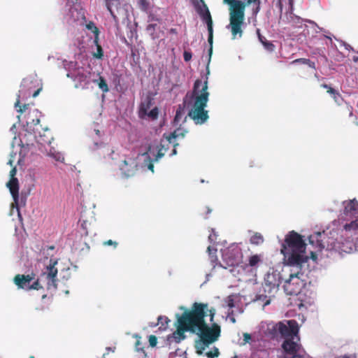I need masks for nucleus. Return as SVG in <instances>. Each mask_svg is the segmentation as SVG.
<instances>
[{
    "mask_svg": "<svg viewBox=\"0 0 358 358\" xmlns=\"http://www.w3.org/2000/svg\"><path fill=\"white\" fill-rule=\"evenodd\" d=\"M216 314L214 308L208 309V303L195 302L190 310L183 313L180 320L179 331L196 334L199 340L194 344L196 352L202 355L210 344L215 342L220 336V327L213 322Z\"/></svg>",
    "mask_w": 358,
    "mask_h": 358,
    "instance_id": "nucleus-1",
    "label": "nucleus"
},
{
    "mask_svg": "<svg viewBox=\"0 0 358 358\" xmlns=\"http://www.w3.org/2000/svg\"><path fill=\"white\" fill-rule=\"evenodd\" d=\"M306 247L302 236L294 231H289L285 236L281 249L287 264L301 269L302 265L308 260Z\"/></svg>",
    "mask_w": 358,
    "mask_h": 358,
    "instance_id": "nucleus-2",
    "label": "nucleus"
},
{
    "mask_svg": "<svg viewBox=\"0 0 358 358\" xmlns=\"http://www.w3.org/2000/svg\"><path fill=\"white\" fill-rule=\"evenodd\" d=\"M246 6L252 7V15L256 17L261 10V0H232L229 4V27L233 39L243 36Z\"/></svg>",
    "mask_w": 358,
    "mask_h": 358,
    "instance_id": "nucleus-3",
    "label": "nucleus"
},
{
    "mask_svg": "<svg viewBox=\"0 0 358 358\" xmlns=\"http://www.w3.org/2000/svg\"><path fill=\"white\" fill-rule=\"evenodd\" d=\"M194 101L188 116L196 124H204L209 118L208 111L205 109L208 101V81L203 84L200 80H196L193 89Z\"/></svg>",
    "mask_w": 358,
    "mask_h": 358,
    "instance_id": "nucleus-4",
    "label": "nucleus"
},
{
    "mask_svg": "<svg viewBox=\"0 0 358 358\" xmlns=\"http://www.w3.org/2000/svg\"><path fill=\"white\" fill-rule=\"evenodd\" d=\"M57 264V259H50L49 264L47 265L45 269L42 271L39 278L35 280L31 285H29L28 290H39L43 289V286L41 285L40 281L45 282L48 289H57V268L56 265Z\"/></svg>",
    "mask_w": 358,
    "mask_h": 358,
    "instance_id": "nucleus-5",
    "label": "nucleus"
},
{
    "mask_svg": "<svg viewBox=\"0 0 358 358\" xmlns=\"http://www.w3.org/2000/svg\"><path fill=\"white\" fill-rule=\"evenodd\" d=\"M281 283V276L279 272L272 269L269 270L265 275L262 288L266 297H272L279 289Z\"/></svg>",
    "mask_w": 358,
    "mask_h": 358,
    "instance_id": "nucleus-6",
    "label": "nucleus"
},
{
    "mask_svg": "<svg viewBox=\"0 0 358 358\" xmlns=\"http://www.w3.org/2000/svg\"><path fill=\"white\" fill-rule=\"evenodd\" d=\"M275 334L280 335L285 340L287 338L299 336V327L298 322L294 320L279 322L273 327Z\"/></svg>",
    "mask_w": 358,
    "mask_h": 358,
    "instance_id": "nucleus-7",
    "label": "nucleus"
},
{
    "mask_svg": "<svg viewBox=\"0 0 358 358\" xmlns=\"http://www.w3.org/2000/svg\"><path fill=\"white\" fill-rule=\"evenodd\" d=\"M241 259V250L236 245H231L222 251L223 264L221 266L225 269L238 266Z\"/></svg>",
    "mask_w": 358,
    "mask_h": 358,
    "instance_id": "nucleus-8",
    "label": "nucleus"
},
{
    "mask_svg": "<svg viewBox=\"0 0 358 358\" xmlns=\"http://www.w3.org/2000/svg\"><path fill=\"white\" fill-rule=\"evenodd\" d=\"M197 13H199L200 17L202 18V20L206 22V23L207 24V28H208V42L210 45V48L208 50V55H209V57H210L212 52H213V20L211 17V15L208 10V6L204 3H203V8L199 7L197 8Z\"/></svg>",
    "mask_w": 358,
    "mask_h": 358,
    "instance_id": "nucleus-9",
    "label": "nucleus"
},
{
    "mask_svg": "<svg viewBox=\"0 0 358 358\" xmlns=\"http://www.w3.org/2000/svg\"><path fill=\"white\" fill-rule=\"evenodd\" d=\"M282 348L285 352V355L292 356L293 355H303L304 350L300 343L299 336L287 338L282 343Z\"/></svg>",
    "mask_w": 358,
    "mask_h": 358,
    "instance_id": "nucleus-10",
    "label": "nucleus"
},
{
    "mask_svg": "<svg viewBox=\"0 0 358 358\" xmlns=\"http://www.w3.org/2000/svg\"><path fill=\"white\" fill-rule=\"evenodd\" d=\"M120 170L127 178L135 176L138 171V164L136 160L132 158H129L122 161L120 165Z\"/></svg>",
    "mask_w": 358,
    "mask_h": 358,
    "instance_id": "nucleus-11",
    "label": "nucleus"
},
{
    "mask_svg": "<svg viewBox=\"0 0 358 358\" xmlns=\"http://www.w3.org/2000/svg\"><path fill=\"white\" fill-rule=\"evenodd\" d=\"M6 186L8 187L13 199V206H15L17 210L19 211V183L17 178H10L7 182Z\"/></svg>",
    "mask_w": 358,
    "mask_h": 358,
    "instance_id": "nucleus-12",
    "label": "nucleus"
},
{
    "mask_svg": "<svg viewBox=\"0 0 358 358\" xmlns=\"http://www.w3.org/2000/svg\"><path fill=\"white\" fill-rule=\"evenodd\" d=\"M34 277L35 274L33 273L28 275L17 274L14 277L13 281L19 288L28 290L30 282Z\"/></svg>",
    "mask_w": 358,
    "mask_h": 358,
    "instance_id": "nucleus-13",
    "label": "nucleus"
},
{
    "mask_svg": "<svg viewBox=\"0 0 358 358\" xmlns=\"http://www.w3.org/2000/svg\"><path fill=\"white\" fill-rule=\"evenodd\" d=\"M41 116V113L38 109L36 108L32 110H29L26 115L27 124H31L36 127L38 126L40 123Z\"/></svg>",
    "mask_w": 358,
    "mask_h": 358,
    "instance_id": "nucleus-14",
    "label": "nucleus"
},
{
    "mask_svg": "<svg viewBox=\"0 0 358 358\" xmlns=\"http://www.w3.org/2000/svg\"><path fill=\"white\" fill-rule=\"evenodd\" d=\"M185 131H181V129H178L175 130L173 132L171 133L170 134H164L163 135V138H165L166 145H169L173 143V140L178 138V137H182L183 138L185 136Z\"/></svg>",
    "mask_w": 358,
    "mask_h": 358,
    "instance_id": "nucleus-15",
    "label": "nucleus"
},
{
    "mask_svg": "<svg viewBox=\"0 0 358 358\" xmlns=\"http://www.w3.org/2000/svg\"><path fill=\"white\" fill-rule=\"evenodd\" d=\"M25 87H26V85H25L24 83L21 85L22 89L19 91V94L17 95V101L15 103V108L19 107V109H17V112H19L20 113H22L25 112L27 110L28 107H29V104H24L22 106L20 105V97H21V96H24V88Z\"/></svg>",
    "mask_w": 358,
    "mask_h": 358,
    "instance_id": "nucleus-16",
    "label": "nucleus"
},
{
    "mask_svg": "<svg viewBox=\"0 0 358 358\" xmlns=\"http://www.w3.org/2000/svg\"><path fill=\"white\" fill-rule=\"evenodd\" d=\"M107 9L115 20H117V16L115 14V8L117 10L120 3L118 0H105Z\"/></svg>",
    "mask_w": 358,
    "mask_h": 358,
    "instance_id": "nucleus-17",
    "label": "nucleus"
},
{
    "mask_svg": "<svg viewBox=\"0 0 358 358\" xmlns=\"http://www.w3.org/2000/svg\"><path fill=\"white\" fill-rule=\"evenodd\" d=\"M152 105V99L148 96L143 101L141 102L140 106V113L143 115L147 113Z\"/></svg>",
    "mask_w": 358,
    "mask_h": 358,
    "instance_id": "nucleus-18",
    "label": "nucleus"
},
{
    "mask_svg": "<svg viewBox=\"0 0 358 358\" xmlns=\"http://www.w3.org/2000/svg\"><path fill=\"white\" fill-rule=\"evenodd\" d=\"M358 210V201L354 199L352 200H350L347 204L345 206V213L348 214V213L357 212Z\"/></svg>",
    "mask_w": 358,
    "mask_h": 358,
    "instance_id": "nucleus-19",
    "label": "nucleus"
},
{
    "mask_svg": "<svg viewBox=\"0 0 358 358\" xmlns=\"http://www.w3.org/2000/svg\"><path fill=\"white\" fill-rule=\"evenodd\" d=\"M94 43L96 45V51L92 53L93 57L94 58L99 59H102V57L103 56V51L101 45L99 43V36L97 37V36H95L94 39Z\"/></svg>",
    "mask_w": 358,
    "mask_h": 358,
    "instance_id": "nucleus-20",
    "label": "nucleus"
},
{
    "mask_svg": "<svg viewBox=\"0 0 358 358\" xmlns=\"http://www.w3.org/2000/svg\"><path fill=\"white\" fill-rule=\"evenodd\" d=\"M303 275V273L301 271H297L294 273H291L289 275V278L285 281V289L286 291H289V287L292 285V282L296 278L297 280H300L301 276Z\"/></svg>",
    "mask_w": 358,
    "mask_h": 358,
    "instance_id": "nucleus-21",
    "label": "nucleus"
},
{
    "mask_svg": "<svg viewBox=\"0 0 358 358\" xmlns=\"http://www.w3.org/2000/svg\"><path fill=\"white\" fill-rule=\"evenodd\" d=\"M134 337L136 338V343H135L136 350L143 353V357L142 358H146L147 357V354L145 352L143 344V343L141 341V336H140L138 334H134Z\"/></svg>",
    "mask_w": 358,
    "mask_h": 358,
    "instance_id": "nucleus-22",
    "label": "nucleus"
},
{
    "mask_svg": "<svg viewBox=\"0 0 358 358\" xmlns=\"http://www.w3.org/2000/svg\"><path fill=\"white\" fill-rule=\"evenodd\" d=\"M291 64H306V65H308L311 69H316L315 62H313L311 60H310L309 59H306V58H299V59H294L291 62Z\"/></svg>",
    "mask_w": 358,
    "mask_h": 358,
    "instance_id": "nucleus-23",
    "label": "nucleus"
},
{
    "mask_svg": "<svg viewBox=\"0 0 358 358\" xmlns=\"http://www.w3.org/2000/svg\"><path fill=\"white\" fill-rule=\"evenodd\" d=\"M264 239L263 236L258 232L255 233L250 238V242L253 245H260L264 242Z\"/></svg>",
    "mask_w": 358,
    "mask_h": 358,
    "instance_id": "nucleus-24",
    "label": "nucleus"
},
{
    "mask_svg": "<svg viewBox=\"0 0 358 358\" xmlns=\"http://www.w3.org/2000/svg\"><path fill=\"white\" fill-rule=\"evenodd\" d=\"M158 322L157 324H161L159 329L161 330H166L168 327L169 323L170 322L169 319L167 317L165 316H159L157 318ZM156 326V324H155Z\"/></svg>",
    "mask_w": 358,
    "mask_h": 358,
    "instance_id": "nucleus-25",
    "label": "nucleus"
},
{
    "mask_svg": "<svg viewBox=\"0 0 358 358\" xmlns=\"http://www.w3.org/2000/svg\"><path fill=\"white\" fill-rule=\"evenodd\" d=\"M259 41L266 50L269 52H273L275 50V45L272 42L267 41L264 36L263 38H260Z\"/></svg>",
    "mask_w": 358,
    "mask_h": 358,
    "instance_id": "nucleus-26",
    "label": "nucleus"
},
{
    "mask_svg": "<svg viewBox=\"0 0 358 358\" xmlns=\"http://www.w3.org/2000/svg\"><path fill=\"white\" fill-rule=\"evenodd\" d=\"M261 261L262 259L260 255H254L249 257L248 264L250 266L254 267L256 266Z\"/></svg>",
    "mask_w": 358,
    "mask_h": 358,
    "instance_id": "nucleus-27",
    "label": "nucleus"
},
{
    "mask_svg": "<svg viewBox=\"0 0 358 358\" xmlns=\"http://www.w3.org/2000/svg\"><path fill=\"white\" fill-rule=\"evenodd\" d=\"M344 229L346 231H356L358 230V219L347 223L344 225Z\"/></svg>",
    "mask_w": 358,
    "mask_h": 358,
    "instance_id": "nucleus-28",
    "label": "nucleus"
},
{
    "mask_svg": "<svg viewBox=\"0 0 358 358\" xmlns=\"http://www.w3.org/2000/svg\"><path fill=\"white\" fill-rule=\"evenodd\" d=\"M182 317H183V313H182V315H180V316H179V315H178V320H177V324H178V325H177V330L173 333V336H174V337H175V338H176V336H178V338H179V341L180 340V338H182V339H183V338H185L184 333H185V331H182H182H179V328H180V320Z\"/></svg>",
    "mask_w": 358,
    "mask_h": 358,
    "instance_id": "nucleus-29",
    "label": "nucleus"
},
{
    "mask_svg": "<svg viewBox=\"0 0 358 358\" xmlns=\"http://www.w3.org/2000/svg\"><path fill=\"white\" fill-rule=\"evenodd\" d=\"M137 4L138 8L143 12H148L150 8V2L148 0H138Z\"/></svg>",
    "mask_w": 358,
    "mask_h": 358,
    "instance_id": "nucleus-30",
    "label": "nucleus"
},
{
    "mask_svg": "<svg viewBox=\"0 0 358 358\" xmlns=\"http://www.w3.org/2000/svg\"><path fill=\"white\" fill-rule=\"evenodd\" d=\"M48 156L51 157L57 162H63L64 159L62 154L59 152H56L55 150H50L48 152Z\"/></svg>",
    "mask_w": 358,
    "mask_h": 358,
    "instance_id": "nucleus-31",
    "label": "nucleus"
},
{
    "mask_svg": "<svg viewBox=\"0 0 358 358\" xmlns=\"http://www.w3.org/2000/svg\"><path fill=\"white\" fill-rule=\"evenodd\" d=\"M166 145V140H162L160 143V148L157 152L156 155L155 161H157L159 158L162 157L165 155V152H164V148Z\"/></svg>",
    "mask_w": 358,
    "mask_h": 358,
    "instance_id": "nucleus-32",
    "label": "nucleus"
},
{
    "mask_svg": "<svg viewBox=\"0 0 358 358\" xmlns=\"http://www.w3.org/2000/svg\"><path fill=\"white\" fill-rule=\"evenodd\" d=\"M98 85H99V87L103 92H108L109 90V88H108V86L106 83V80L104 79V78L103 77H99V83H98Z\"/></svg>",
    "mask_w": 358,
    "mask_h": 358,
    "instance_id": "nucleus-33",
    "label": "nucleus"
},
{
    "mask_svg": "<svg viewBox=\"0 0 358 358\" xmlns=\"http://www.w3.org/2000/svg\"><path fill=\"white\" fill-rule=\"evenodd\" d=\"M205 355L208 358H216L219 357L220 351L217 347H213L210 351L206 352Z\"/></svg>",
    "mask_w": 358,
    "mask_h": 358,
    "instance_id": "nucleus-34",
    "label": "nucleus"
},
{
    "mask_svg": "<svg viewBox=\"0 0 358 358\" xmlns=\"http://www.w3.org/2000/svg\"><path fill=\"white\" fill-rule=\"evenodd\" d=\"M143 115H148L152 120H156L158 117L159 109L157 107H155L150 111H148L147 113H144Z\"/></svg>",
    "mask_w": 358,
    "mask_h": 358,
    "instance_id": "nucleus-35",
    "label": "nucleus"
},
{
    "mask_svg": "<svg viewBox=\"0 0 358 358\" xmlns=\"http://www.w3.org/2000/svg\"><path fill=\"white\" fill-rule=\"evenodd\" d=\"M183 117V110L179 108L177 110H176V115H175V117H174V122L176 124H178L180 120Z\"/></svg>",
    "mask_w": 358,
    "mask_h": 358,
    "instance_id": "nucleus-36",
    "label": "nucleus"
},
{
    "mask_svg": "<svg viewBox=\"0 0 358 358\" xmlns=\"http://www.w3.org/2000/svg\"><path fill=\"white\" fill-rule=\"evenodd\" d=\"M87 28L88 29L92 30V31L94 34V36H99V29L94 25L93 22H90L87 24Z\"/></svg>",
    "mask_w": 358,
    "mask_h": 358,
    "instance_id": "nucleus-37",
    "label": "nucleus"
},
{
    "mask_svg": "<svg viewBox=\"0 0 358 358\" xmlns=\"http://www.w3.org/2000/svg\"><path fill=\"white\" fill-rule=\"evenodd\" d=\"M327 92L333 96V98L336 101H337V99L338 97H341L340 93L331 87H329Z\"/></svg>",
    "mask_w": 358,
    "mask_h": 358,
    "instance_id": "nucleus-38",
    "label": "nucleus"
},
{
    "mask_svg": "<svg viewBox=\"0 0 358 358\" xmlns=\"http://www.w3.org/2000/svg\"><path fill=\"white\" fill-rule=\"evenodd\" d=\"M150 346L154 348L157 345V338L155 335H150L148 338Z\"/></svg>",
    "mask_w": 358,
    "mask_h": 358,
    "instance_id": "nucleus-39",
    "label": "nucleus"
},
{
    "mask_svg": "<svg viewBox=\"0 0 358 358\" xmlns=\"http://www.w3.org/2000/svg\"><path fill=\"white\" fill-rule=\"evenodd\" d=\"M227 306L230 308H232L235 306V302L232 295L229 296L227 298Z\"/></svg>",
    "mask_w": 358,
    "mask_h": 358,
    "instance_id": "nucleus-40",
    "label": "nucleus"
},
{
    "mask_svg": "<svg viewBox=\"0 0 358 358\" xmlns=\"http://www.w3.org/2000/svg\"><path fill=\"white\" fill-rule=\"evenodd\" d=\"M40 138H41V143H50V140L52 139V137L48 136H46L45 135H41L40 134Z\"/></svg>",
    "mask_w": 358,
    "mask_h": 358,
    "instance_id": "nucleus-41",
    "label": "nucleus"
},
{
    "mask_svg": "<svg viewBox=\"0 0 358 358\" xmlns=\"http://www.w3.org/2000/svg\"><path fill=\"white\" fill-rule=\"evenodd\" d=\"M41 90H42V87H38L36 90L34 91L33 92H31V89L29 88V94L32 93V96L34 98H35V97H36L38 95V94L40 93V92Z\"/></svg>",
    "mask_w": 358,
    "mask_h": 358,
    "instance_id": "nucleus-42",
    "label": "nucleus"
},
{
    "mask_svg": "<svg viewBox=\"0 0 358 358\" xmlns=\"http://www.w3.org/2000/svg\"><path fill=\"white\" fill-rule=\"evenodd\" d=\"M118 243L115 241H113L112 240H108L105 242H103V245H113L114 248H116L117 246Z\"/></svg>",
    "mask_w": 358,
    "mask_h": 358,
    "instance_id": "nucleus-43",
    "label": "nucleus"
},
{
    "mask_svg": "<svg viewBox=\"0 0 358 358\" xmlns=\"http://www.w3.org/2000/svg\"><path fill=\"white\" fill-rule=\"evenodd\" d=\"M192 53L190 52L185 51L183 54L184 60L189 62L192 59Z\"/></svg>",
    "mask_w": 358,
    "mask_h": 358,
    "instance_id": "nucleus-44",
    "label": "nucleus"
},
{
    "mask_svg": "<svg viewBox=\"0 0 358 358\" xmlns=\"http://www.w3.org/2000/svg\"><path fill=\"white\" fill-rule=\"evenodd\" d=\"M87 76L83 73H78V80L80 81H85L87 79Z\"/></svg>",
    "mask_w": 358,
    "mask_h": 358,
    "instance_id": "nucleus-45",
    "label": "nucleus"
},
{
    "mask_svg": "<svg viewBox=\"0 0 358 358\" xmlns=\"http://www.w3.org/2000/svg\"><path fill=\"white\" fill-rule=\"evenodd\" d=\"M250 340H251L250 334H248V333H244L243 334V341H244V343H249Z\"/></svg>",
    "mask_w": 358,
    "mask_h": 358,
    "instance_id": "nucleus-46",
    "label": "nucleus"
},
{
    "mask_svg": "<svg viewBox=\"0 0 358 358\" xmlns=\"http://www.w3.org/2000/svg\"><path fill=\"white\" fill-rule=\"evenodd\" d=\"M282 358H305L304 355H293L292 356L285 355Z\"/></svg>",
    "mask_w": 358,
    "mask_h": 358,
    "instance_id": "nucleus-47",
    "label": "nucleus"
},
{
    "mask_svg": "<svg viewBox=\"0 0 358 358\" xmlns=\"http://www.w3.org/2000/svg\"><path fill=\"white\" fill-rule=\"evenodd\" d=\"M87 221H83L82 223H81V227L85 231V236H87L88 235V231L87 230Z\"/></svg>",
    "mask_w": 358,
    "mask_h": 358,
    "instance_id": "nucleus-48",
    "label": "nucleus"
},
{
    "mask_svg": "<svg viewBox=\"0 0 358 358\" xmlns=\"http://www.w3.org/2000/svg\"><path fill=\"white\" fill-rule=\"evenodd\" d=\"M320 234H318L315 238H317V236H319ZM317 241V247L318 248L319 250H322L324 248V244L320 241L318 239L316 240Z\"/></svg>",
    "mask_w": 358,
    "mask_h": 358,
    "instance_id": "nucleus-49",
    "label": "nucleus"
},
{
    "mask_svg": "<svg viewBox=\"0 0 358 358\" xmlns=\"http://www.w3.org/2000/svg\"><path fill=\"white\" fill-rule=\"evenodd\" d=\"M17 173V169L15 167H13L10 171V178H15V176Z\"/></svg>",
    "mask_w": 358,
    "mask_h": 358,
    "instance_id": "nucleus-50",
    "label": "nucleus"
},
{
    "mask_svg": "<svg viewBox=\"0 0 358 358\" xmlns=\"http://www.w3.org/2000/svg\"><path fill=\"white\" fill-rule=\"evenodd\" d=\"M172 143L173 144V149L171 153L170 154V156H173V155H176V153H177L176 146L178 145V143H175L174 142Z\"/></svg>",
    "mask_w": 358,
    "mask_h": 358,
    "instance_id": "nucleus-51",
    "label": "nucleus"
},
{
    "mask_svg": "<svg viewBox=\"0 0 358 358\" xmlns=\"http://www.w3.org/2000/svg\"><path fill=\"white\" fill-rule=\"evenodd\" d=\"M148 168L149 170H150L152 172H154V165L152 162L150 161L148 165Z\"/></svg>",
    "mask_w": 358,
    "mask_h": 358,
    "instance_id": "nucleus-52",
    "label": "nucleus"
},
{
    "mask_svg": "<svg viewBox=\"0 0 358 358\" xmlns=\"http://www.w3.org/2000/svg\"><path fill=\"white\" fill-rule=\"evenodd\" d=\"M216 235L215 234H210L209 236H208V239L210 242H213L214 241V238H215Z\"/></svg>",
    "mask_w": 358,
    "mask_h": 358,
    "instance_id": "nucleus-53",
    "label": "nucleus"
},
{
    "mask_svg": "<svg viewBox=\"0 0 358 358\" xmlns=\"http://www.w3.org/2000/svg\"><path fill=\"white\" fill-rule=\"evenodd\" d=\"M257 34L258 36L259 40H260V38H263L264 36L261 34L260 30L259 29H257Z\"/></svg>",
    "mask_w": 358,
    "mask_h": 358,
    "instance_id": "nucleus-54",
    "label": "nucleus"
},
{
    "mask_svg": "<svg viewBox=\"0 0 358 358\" xmlns=\"http://www.w3.org/2000/svg\"><path fill=\"white\" fill-rule=\"evenodd\" d=\"M66 1H67V3H69V4H73L77 1V0H66Z\"/></svg>",
    "mask_w": 358,
    "mask_h": 358,
    "instance_id": "nucleus-55",
    "label": "nucleus"
},
{
    "mask_svg": "<svg viewBox=\"0 0 358 358\" xmlns=\"http://www.w3.org/2000/svg\"><path fill=\"white\" fill-rule=\"evenodd\" d=\"M321 87L327 89V90H328L329 87H330V86H329L327 84H322Z\"/></svg>",
    "mask_w": 358,
    "mask_h": 358,
    "instance_id": "nucleus-56",
    "label": "nucleus"
},
{
    "mask_svg": "<svg viewBox=\"0 0 358 358\" xmlns=\"http://www.w3.org/2000/svg\"><path fill=\"white\" fill-rule=\"evenodd\" d=\"M297 292H298V290H295V289H290V290L289 291V294H295V293H296Z\"/></svg>",
    "mask_w": 358,
    "mask_h": 358,
    "instance_id": "nucleus-57",
    "label": "nucleus"
},
{
    "mask_svg": "<svg viewBox=\"0 0 358 358\" xmlns=\"http://www.w3.org/2000/svg\"><path fill=\"white\" fill-rule=\"evenodd\" d=\"M232 0H223L224 3L227 4L229 6L230 3Z\"/></svg>",
    "mask_w": 358,
    "mask_h": 358,
    "instance_id": "nucleus-58",
    "label": "nucleus"
},
{
    "mask_svg": "<svg viewBox=\"0 0 358 358\" xmlns=\"http://www.w3.org/2000/svg\"><path fill=\"white\" fill-rule=\"evenodd\" d=\"M315 238V237H314V236H310V238H309V241H310V243H312V244H313V242H314L313 238Z\"/></svg>",
    "mask_w": 358,
    "mask_h": 358,
    "instance_id": "nucleus-59",
    "label": "nucleus"
},
{
    "mask_svg": "<svg viewBox=\"0 0 358 358\" xmlns=\"http://www.w3.org/2000/svg\"><path fill=\"white\" fill-rule=\"evenodd\" d=\"M352 60L354 62H358V57L354 56Z\"/></svg>",
    "mask_w": 358,
    "mask_h": 358,
    "instance_id": "nucleus-60",
    "label": "nucleus"
},
{
    "mask_svg": "<svg viewBox=\"0 0 358 358\" xmlns=\"http://www.w3.org/2000/svg\"><path fill=\"white\" fill-rule=\"evenodd\" d=\"M169 146H170V145H166V146L164 147V150H163V151H164V152H167V150L169 149Z\"/></svg>",
    "mask_w": 358,
    "mask_h": 358,
    "instance_id": "nucleus-61",
    "label": "nucleus"
},
{
    "mask_svg": "<svg viewBox=\"0 0 358 358\" xmlns=\"http://www.w3.org/2000/svg\"><path fill=\"white\" fill-rule=\"evenodd\" d=\"M207 250L209 252V254L210 255L211 254V251L213 250V249H212V248L210 246H208V248H207Z\"/></svg>",
    "mask_w": 358,
    "mask_h": 358,
    "instance_id": "nucleus-62",
    "label": "nucleus"
},
{
    "mask_svg": "<svg viewBox=\"0 0 358 358\" xmlns=\"http://www.w3.org/2000/svg\"><path fill=\"white\" fill-rule=\"evenodd\" d=\"M206 209H207V211H206V213H207V214H208V213H211V210H210L208 207H207V208H206Z\"/></svg>",
    "mask_w": 358,
    "mask_h": 358,
    "instance_id": "nucleus-63",
    "label": "nucleus"
},
{
    "mask_svg": "<svg viewBox=\"0 0 358 358\" xmlns=\"http://www.w3.org/2000/svg\"><path fill=\"white\" fill-rule=\"evenodd\" d=\"M231 322H234V323L236 322V320H235V318H234V317L231 318Z\"/></svg>",
    "mask_w": 358,
    "mask_h": 358,
    "instance_id": "nucleus-64",
    "label": "nucleus"
}]
</instances>
